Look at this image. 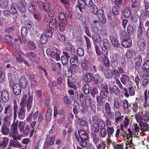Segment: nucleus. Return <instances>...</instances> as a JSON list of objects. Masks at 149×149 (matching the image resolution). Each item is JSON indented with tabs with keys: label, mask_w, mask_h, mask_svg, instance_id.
I'll return each instance as SVG.
<instances>
[{
	"label": "nucleus",
	"mask_w": 149,
	"mask_h": 149,
	"mask_svg": "<svg viewBox=\"0 0 149 149\" xmlns=\"http://www.w3.org/2000/svg\"><path fill=\"white\" fill-rule=\"evenodd\" d=\"M9 93L7 90L4 89L1 92L0 91V102L3 101L7 102L9 100Z\"/></svg>",
	"instance_id": "20e7f679"
},
{
	"label": "nucleus",
	"mask_w": 149,
	"mask_h": 149,
	"mask_svg": "<svg viewBox=\"0 0 149 149\" xmlns=\"http://www.w3.org/2000/svg\"><path fill=\"white\" fill-rule=\"evenodd\" d=\"M19 83L21 87L23 88H26L28 85L27 80L24 76L20 77Z\"/></svg>",
	"instance_id": "a211bd4d"
},
{
	"label": "nucleus",
	"mask_w": 149,
	"mask_h": 149,
	"mask_svg": "<svg viewBox=\"0 0 149 149\" xmlns=\"http://www.w3.org/2000/svg\"><path fill=\"white\" fill-rule=\"evenodd\" d=\"M134 63H135V67L136 70L139 68L142 63V58L140 55L136 56L134 58Z\"/></svg>",
	"instance_id": "39448f33"
},
{
	"label": "nucleus",
	"mask_w": 149,
	"mask_h": 149,
	"mask_svg": "<svg viewBox=\"0 0 149 149\" xmlns=\"http://www.w3.org/2000/svg\"><path fill=\"white\" fill-rule=\"evenodd\" d=\"M13 56L14 58H16V60L18 62H21L22 60L21 54L18 52H14L13 53Z\"/></svg>",
	"instance_id": "393cba45"
},
{
	"label": "nucleus",
	"mask_w": 149,
	"mask_h": 149,
	"mask_svg": "<svg viewBox=\"0 0 149 149\" xmlns=\"http://www.w3.org/2000/svg\"><path fill=\"white\" fill-rule=\"evenodd\" d=\"M139 125L142 131H146L147 130L148 125L146 123H144L142 122L140 123Z\"/></svg>",
	"instance_id": "3c124183"
},
{
	"label": "nucleus",
	"mask_w": 149,
	"mask_h": 149,
	"mask_svg": "<svg viewBox=\"0 0 149 149\" xmlns=\"http://www.w3.org/2000/svg\"><path fill=\"white\" fill-rule=\"evenodd\" d=\"M120 79L121 82L123 84H125L130 80L129 77L125 74H123Z\"/></svg>",
	"instance_id": "58836bf2"
},
{
	"label": "nucleus",
	"mask_w": 149,
	"mask_h": 149,
	"mask_svg": "<svg viewBox=\"0 0 149 149\" xmlns=\"http://www.w3.org/2000/svg\"><path fill=\"white\" fill-rule=\"evenodd\" d=\"M135 53V51L133 50L129 49L128 50L126 53V57L129 58H131L133 55Z\"/></svg>",
	"instance_id": "4c0bfd02"
},
{
	"label": "nucleus",
	"mask_w": 149,
	"mask_h": 149,
	"mask_svg": "<svg viewBox=\"0 0 149 149\" xmlns=\"http://www.w3.org/2000/svg\"><path fill=\"white\" fill-rule=\"evenodd\" d=\"M83 89L84 93L86 94H88L91 91V88L89 85L86 84L83 86Z\"/></svg>",
	"instance_id": "bb28decb"
},
{
	"label": "nucleus",
	"mask_w": 149,
	"mask_h": 149,
	"mask_svg": "<svg viewBox=\"0 0 149 149\" xmlns=\"http://www.w3.org/2000/svg\"><path fill=\"white\" fill-rule=\"evenodd\" d=\"M25 125V123L23 121H19L18 124V127L20 128L19 130L20 131H23Z\"/></svg>",
	"instance_id": "603ef678"
},
{
	"label": "nucleus",
	"mask_w": 149,
	"mask_h": 149,
	"mask_svg": "<svg viewBox=\"0 0 149 149\" xmlns=\"http://www.w3.org/2000/svg\"><path fill=\"white\" fill-rule=\"evenodd\" d=\"M135 118L137 122L140 123H142V120H145V119H144L143 117L140 114H136L135 116Z\"/></svg>",
	"instance_id": "f704fd0d"
},
{
	"label": "nucleus",
	"mask_w": 149,
	"mask_h": 149,
	"mask_svg": "<svg viewBox=\"0 0 149 149\" xmlns=\"http://www.w3.org/2000/svg\"><path fill=\"white\" fill-rule=\"evenodd\" d=\"M134 29L133 27L131 25H129L127 28V32L130 35H132L134 32Z\"/></svg>",
	"instance_id": "8fccbe9b"
},
{
	"label": "nucleus",
	"mask_w": 149,
	"mask_h": 149,
	"mask_svg": "<svg viewBox=\"0 0 149 149\" xmlns=\"http://www.w3.org/2000/svg\"><path fill=\"white\" fill-rule=\"evenodd\" d=\"M77 54L79 56H82L84 54V52L83 49L81 47L78 48L77 50Z\"/></svg>",
	"instance_id": "13d9d810"
},
{
	"label": "nucleus",
	"mask_w": 149,
	"mask_h": 149,
	"mask_svg": "<svg viewBox=\"0 0 149 149\" xmlns=\"http://www.w3.org/2000/svg\"><path fill=\"white\" fill-rule=\"evenodd\" d=\"M57 24L56 19L54 18H53L49 21V26L52 29H54L56 28Z\"/></svg>",
	"instance_id": "a878e982"
},
{
	"label": "nucleus",
	"mask_w": 149,
	"mask_h": 149,
	"mask_svg": "<svg viewBox=\"0 0 149 149\" xmlns=\"http://www.w3.org/2000/svg\"><path fill=\"white\" fill-rule=\"evenodd\" d=\"M76 139L78 142H79V144L83 148H85L87 146V143L86 140H83L81 139L78 137H76Z\"/></svg>",
	"instance_id": "c85d7f7f"
},
{
	"label": "nucleus",
	"mask_w": 149,
	"mask_h": 149,
	"mask_svg": "<svg viewBox=\"0 0 149 149\" xmlns=\"http://www.w3.org/2000/svg\"><path fill=\"white\" fill-rule=\"evenodd\" d=\"M111 107L110 104L107 102L105 105L104 110L106 113L108 115H110Z\"/></svg>",
	"instance_id": "7c9ffc66"
},
{
	"label": "nucleus",
	"mask_w": 149,
	"mask_h": 149,
	"mask_svg": "<svg viewBox=\"0 0 149 149\" xmlns=\"http://www.w3.org/2000/svg\"><path fill=\"white\" fill-rule=\"evenodd\" d=\"M1 132L2 133L5 135H7L9 132V129L5 125H3L1 127Z\"/></svg>",
	"instance_id": "c756f323"
},
{
	"label": "nucleus",
	"mask_w": 149,
	"mask_h": 149,
	"mask_svg": "<svg viewBox=\"0 0 149 149\" xmlns=\"http://www.w3.org/2000/svg\"><path fill=\"white\" fill-rule=\"evenodd\" d=\"M33 101V96L28 94L27 96V94L24 95L22 99L21 104H26L27 108L30 109L31 107Z\"/></svg>",
	"instance_id": "f03ea898"
},
{
	"label": "nucleus",
	"mask_w": 149,
	"mask_h": 149,
	"mask_svg": "<svg viewBox=\"0 0 149 149\" xmlns=\"http://www.w3.org/2000/svg\"><path fill=\"white\" fill-rule=\"evenodd\" d=\"M138 46L141 51H143L146 48L145 40L143 39H140L138 42Z\"/></svg>",
	"instance_id": "dca6fc26"
},
{
	"label": "nucleus",
	"mask_w": 149,
	"mask_h": 149,
	"mask_svg": "<svg viewBox=\"0 0 149 149\" xmlns=\"http://www.w3.org/2000/svg\"><path fill=\"white\" fill-rule=\"evenodd\" d=\"M37 6L41 9L43 8L44 11L47 12L50 17H52L54 16L55 12L52 10L51 5L48 3H43L42 1H39Z\"/></svg>",
	"instance_id": "f257e3e1"
},
{
	"label": "nucleus",
	"mask_w": 149,
	"mask_h": 149,
	"mask_svg": "<svg viewBox=\"0 0 149 149\" xmlns=\"http://www.w3.org/2000/svg\"><path fill=\"white\" fill-rule=\"evenodd\" d=\"M91 100L89 96L86 97L85 100V104L87 107H89L91 105Z\"/></svg>",
	"instance_id": "37998d69"
},
{
	"label": "nucleus",
	"mask_w": 149,
	"mask_h": 149,
	"mask_svg": "<svg viewBox=\"0 0 149 149\" xmlns=\"http://www.w3.org/2000/svg\"><path fill=\"white\" fill-rule=\"evenodd\" d=\"M108 19L111 23L114 22L116 20L115 15L112 12L109 13L108 15Z\"/></svg>",
	"instance_id": "cd10ccee"
},
{
	"label": "nucleus",
	"mask_w": 149,
	"mask_h": 149,
	"mask_svg": "<svg viewBox=\"0 0 149 149\" xmlns=\"http://www.w3.org/2000/svg\"><path fill=\"white\" fill-rule=\"evenodd\" d=\"M9 139L6 137H1L0 140V146L6 147L8 144Z\"/></svg>",
	"instance_id": "412c9836"
},
{
	"label": "nucleus",
	"mask_w": 149,
	"mask_h": 149,
	"mask_svg": "<svg viewBox=\"0 0 149 149\" xmlns=\"http://www.w3.org/2000/svg\"><path fill=\"white\" fill-rule=\"evenodd\" d=\"M109 90L111 93H113L115 95H118L120 94V90L116 86H113L112 87H109Z\"/></svg>",
	"instance_id": "aec40b11"
},
{
	"label": "nucleus",
	"mask_w": 149,
	"mask_h": 149,
	"mask_svg": "<svg viewBox=\"0 0 149 149\" xmlns=\"http://www.w3.org/2000/svg\"><path fill=\"white\" fill-rule=\"evenodd\" d=\"M87 62L85 61L81 63V66L85 70H88L89 69V66L87 63Z\"/></svg>",
	"instance_id": "69168bd1"
},
{
	"label": "nucleus",
	"mask_w": 149,
	"mask_h": 149,
	"mask_svg": "<svg viewBox=\"0 0 149 149\" xmlns=\"http://www.w3.org/2000/svg\"><path fill=\"white\" fill-rule=\"evenodd\" d=\"M58 37L59 40L61 42H64L65 40V37L63 34H60L58 35Z\"/></svg>",
	"instance_id": "338daca9"
},
{
	"label": "nucleus",
	"mask_w": 149,
	"mask_h": 149,
	"mask_svg": "<svg viewBox=\"0 0 149 149\" xmlns=\"http://www.w3.org/2000/svg\"><path fill=\"white\" fill-rule=\"evenodd\" d=\"M47 38L45 34H42L40 37V42L41 43L45 44L47 41Z\"/></svg>",
	"instance_id": "a19ab883"
},
{
	"label": "nucleus",
	"mask_w": 149,
	"mask_h": 149,
	"mask_svg": "<svg viewBox=\"0 0 149 149\" xmlns=\"http://www.w3.org/2000/svg\"><path fill=\"white\" fill-rule=\"evenodd\" d=\"M112 72L110 70H108L106 71L104 74L106 77L107 79H109L113 75Z\"/></svg>",
	"instance_id": "864d4df0"
},
{
	"label": "nucleus",
	"mask_w": 149,
	"mask_h": 149,
	"mask_svg": "<svg viewBox=\"0 0 149 149\" xmlns=\"http://www.w3.org/2000/svg\"><path fill=\"white\" fill-rule=\"evenodd\" d=\"M111 65L113 67H117L118 65V62L116 59L113 58L111 61Z\"/></svg>",
	"instance_id": "774afa93"
},
{
	"label": "nucleus",
	"mask_w": 149,
	"mask_h": 149,
	"mask_svg": "<svg viewBox=\"0 0 149 149\" xmlns=\"http://www.w3.org/2000/svg\"><path fill=\"white\" fill-rule=\"evenodd\" d=\"M9 4L8 1H4L0 4V8L3 9H6L8 7Z\"/></svg>",
	"instance_id": "a18cd8bd"
},
{
	"label": "nucleus",
	"mask_w": 149,
	"mask_h": 149,
	"mask_svg": "<svg viewBox=\"0 0 149 149\" xmlns=\"http://www.w3.org/2000/svg\"><path fill=\"white\" fill-rule=\"evenodd\" d=\"M13 109L12 107L10 105L6 107L4 109V113L6 114V116L4 119V121L8 123L10 120V118L13 114Z\"/></svg>",
	"instance_id": "7ed1b4c3"
},
{
	"label": "nucleus",
	"mask_w": 149,
	"mask_h": 149,
	"mask_svg": "<svg viewBox=\"0 0 149 149\" xmlns=\"http://www.w3.org/2000/svg\"><path fill=\"white\" fill-rule=\"evenodd\" d=\"M26 56L27 57H32L33 58H35L36 57V54L32 52L27 53L26 54Z\"/></svg>",
	"instance_id": "e2e57ef3"
},
{
	"label": "nucleus",
	"mask_w": 149,
	"mask_h": 149,
	"mask_svg": "<svg viewBox=\"0 0 149 149\" xmlns=\"http://www.w3.org/2000/svg\"><path fill=\"white\" fill-rule=\"evenodd\" d=\"M13 90L15 95H19L21 93L22 88L19 84L15 83L13 85Z\"/></svg>",
	"instance_id": "1a4fd4ad"
},
{
	"label": "nucleus",
	"mask_w": 149,
	"mask_h": 149,
	"mask_svg": "<svg viewBox=\"0 0 149 149\" xmlns=\"http://www.w3.org/2000/svg\"><path fill=\"white\" fill-rule=\"evenodd\" d=\"M92 137L94 143L95 144H96L99 142V138L96 135L94 134H92Z\"/></svg>",
	"instance_id": "0e129e2a"
},
{
	"label": "nucleus",
	"mask_w": 149,
	"mask_h": 149,
	"mask_svg": "<svg viewBox=\"0 0 149 149\" xmlns=\"http://www.w3.org/2000/svg\"><path fill=\"white\" fill-rule=\"evenodd\" d=\"M96 146L97 149H107L106 145L104 142L96 145Z\"/></svg>",
	"instance_id": "79ce46f5"
},
{
	"label": "nucleus",
	"mask_w": 149,
	"mask_h": 149,
	"mask_svg": "<svg viewBox=\"0 0 149 149\" xmlns=\"http://www.w3.org/2000/svg\"><path fill=\"white\" fill-rule=\"evenodd\" d=\"M111 42L113 46L115 47H118L120 44L118 42V40L114 37L111 38Z\"/></svg>",
	"instance_id": "e433bc0d"
},
{
	"label": "nucleus",
	"mask_w": 149,
	"mask_h": 149,
	"mask_svg": "<svg viewBox=\"0 0 149 149\" xmlns=\"http://www.w3.org/2000/svg\"><path fill=\"white\" fill-rule=\"evenodd\" d=\"M79 8L81 12H82V8L84 9L86 8V3L84 0H78Z\"/></svg>",
	"instance_id": "5701e85b"
},
{
	"label": "nucleus",
	"mask_w": 149,
	"mask_h": 149,
	"mask_svg": "<svg viewBox=\"0 0 149 149\" xmlns=\"http://www.w3.org/2000/svg\"><path fill=\"white\" fill-rule=\"evenodd\" d=\"M132 44V40L130 38H127L123 39L122 42V45L125 47H130Z\"/></svg>",
	"instance_id": "f8f14e48"
},
{
	"label": "nucleus",
	"mask_w": 149,
	"mask_h": 149,
	"mask_svg": "<svg viewBox=\"0 0 149 149\" xmlns=\"http://www.w3.org/2000/svg\"><path fill=\"white\" fill-rule=\"evenodd\" d=\"M103 46L109 47L110 46V43L109 41L107 39H104L102 41Z\"/></svg>",
	"instance_id": "6e6d98bb"
},
{
	"label": "nucleus",
	"mask_w": 149,
	"mask_h": 149,
	"mask_svg": "<svg viewBox=\"0 0 149 149\" xmlns=\"http://www.w3.org/2000/svg\"><path fill=\"white\" fill-rule=\"evenodd\" d=\"M92 39L94 45L96 43H100L102 41V38L100 35L97 33H94Z\"/></svg>",
	"instance_id": "f3484780"
},
{
	"label": "nucleus",
	"mask_w": 149,
	"mask_h": 149,
	"mask_svg": "<svg viewBox=\"0 0 149 149\" xmlns=\"http://www.w3.org/2000/svg\"><path fill=\"white\" fill-rule=\"evenodd\" d=\"M9 12L12 15L17 14L18 12L16 8L13 6H12L10 9L9 10Z\"/></svg>",
	"instance_id": "052dcab7"
},
{
	"label": "nucleus",
	"mask_w": 149,
	"mask_h": 149,
	"mask_svg": "<svg viewBox=\"0 0 149 149\" xmlns=\"http://www.w3.org/2000/svg\"><path fill=\"white\" fill-rule=\"evenodd\" d=\"M147 90H146L144 92V98L145 100V101L143 103V107H144L146 108L147 106L148 105V104L146 102L147 101L148 99H147Z\"/></svg>",
	"instance_id": "de8ad7c7"
},
{
	"label": "nucleus",
	"mask_w": 149,
	"mask_h": 149,
	"mask_svg": "<svg viewBox=\"0 0 149 149\" xmlns=\"http://www.w3.org/2000/svg\"><path fill=\"white\" fill-rule=\"evenodd\" d=\"M27 31L26 28L23 27L21 30V33L22 36L25 37L27 34Z\"/></svg>",
	"instance_id": "bf43d9fd"
},
{
	"label": "nucleus",
	"mask_w": 149,
	"mask_h": 149,
	"mask_svg": "<svg viewBox=\"0 0 149 149\" xmlns=\"http://www.w3.org/2000/svg\"><path fill=\"white\" fill-rule=\"evenodd\" d=\"M52 110L51 108L49 109L46 114V119L47 121H50L52 118Z\"/></svg>",
	"instance_id": "2f4dec72"
},
{
	"label": "nucleus",
	"mask_w": 149,
	"mask_h": 149,
	"mask_svg": "<svg viewBox=\"0 0 149 149\" xmlns=\"http://www.w3.org/2000/svg\"><path fill=\"white\" fill-rule=\"evenodd\" d=\"M127 131L125 134L126 135V138L128 140L127 141L126 143V144L127 146H129L130 147H131V145H132V138L130 140H129V138L132 137L133 132L130 128L128 129Z\"/></svg>",
	"instance_id": "0eeeda50"
},
{
	"label": "nucleus",
	"mask_w": 149,
	"mask_h": 149,
	"mask_svg": "<svg viewBox=\"0 0 149 149\" xmlns=\"http://www.w3.org/2000/svg\"><path fill=\"white\" fill-rule=\"evenodd\" d=\"M70 62L71 64L74 66H78L79 64V62L77 56H74L71 58Z\"/></svg>",
	"instance_id": "6ab92c4d"
},
{
	"label": "nucleus",
	"mask_w": 149,
	"mask_h": 149,
	"mask_svg": "<svg viewBox=\"0 0 149 149\" xmlns=\"http://www.w3.org/2000/svg\"><path fill=\"white\" fill-rule=\"evenodd\" d=\"M107 130L108 136L109 138L113 136V134L114 132V129L112 127H107Z\"/></svg>",
	"instance_id": "72a5a7b5"
},
{
	"label": "nucleus",
	"mask_w": 149,
	"mask_h": 149,
	"mask_svg": "<svg viewBox=\"0 0 149 149\" xmlns=\"http://www.w3.org/2000/svg\"><path fill=\"white\" fill-rule=\"evenodd\" d=\"M84 80L87 82H90L92 78V74L90 73H87L84 76Z\"/></svg>",
	"instance_id": "c9c22d12"
},
{
	"label": "nucleus",
	"mask_w": 149,
	"mask_h": 149,
	"mask_svg": "<svg viewBox=\"0 0 149 149\" xmlns=\"http://www.w3.org/2000/svg\"><path fill=\"white\" fill-rule=\"evenodd\" d=\"M99 88H101V89L104 91H105L106 93L108 94V86L107 84L105 82H104L102 84H101L100 86H99Z\"/></svg>",
	"instance_id": "ea45409f"
},
{
	"label": "nucleus",
	"mask_w": 149,
	"mask_h": 149,
	"mask_svg": "<svg viewBox=\"0 0 149 149\" xmlns=\"http://www.w3.org/2000/svg\"><path fill=\"white\" fill-rule=\"evenodd\" d=\"M58 18L60 21H64V20H67L66 17L64 14L63 13H60L58 14Z\"/></svg>",
	"instance_id": "09e8293b"
},
{
	"label": "nucleus",
	"mask_w": 149,
	"mask_h": 149,
	"mask_svg": "<svg viewBox=\"0 0 149 149\" xmlns=\"http://www.w3.org/2000/svg\"><path fill=\"white\" fill-rule=\"evenodd\" d=\"M46 52L48 56H51L57 61H59L60 59V56L57 53H56L54 51H51L50 49H47Z\"/></svg>",
	"instance_id": "6e6552de"
},
{
	"label": "nucleus",
	"mask_w": 149,
	"mask_h": 149,
	"mask_svg": "<svg viewBox=\"0 0 149 149\" xmlns=\"http://www.w3.org/2000/svg\"><path fill=\"white\" fill-rule=\"evenodd\" d=\"M91 128L94 132H98L99 131V127L98 124H93Z\"/></svg>",
	"instance_id": "5fc2aeb1"
},
{
	"label": "nucleus",
	"mask_w": 149,
	"mask_h": 149,
	"mask_svg": "<svg viewBox=\"0 0 149 149\" xmlns=\"http://www.w3.org/2000/svg\"><path fill=\"white\" fill-rule=\"evenodd\" d=\"M18 117L21 120H23L25 117V111L23 107H21L18 114Z\"/></svg>",
	"instance_id": "473e14b6"
},
{
	"label": "nucleus",
	"mask_w": 149,
	"mask_h": 149,
	"mask_svg": "<svg viewBox=\"0 0 149 149\" xmlns=\"http://www.w3.org/2000/svg\"><path fill=\"white\" fill-rule=\"evenodd\" d=\"M121 113L118 111L115 112L114 123L115 125H117L118 123V121H121L123 120L124 116H121Z\"/></svg>",
	"instance_id": "9b49d317"
},
{
	"label": "nucleus",
	"mask_w": 149,
	"mask_h": 149,
	"mask_svg": "<svg viewBox=\"0 0 149 149\" xmlns=\"http://www.w3.org/2000/svg\"><path fill=\"white\" fill-rule=\"evenodd\" d=\"M112 11L113 14L115 15H118L120 13V8L117 6H114L112 8Z\"/></svg>",
	"instance_id": "c03bdc74"
},
{
	"label": "nucleus",
	"mask_w": 149,
	"mask_h": 149,
	"mask_svg": "<svg viewBox=\"0 0 149 149\" xmlns=\"http://www.w3.org/2000/svg\"><path fill=\"white\" fill-rule=\"evenodd\" d=\"M18 124V120H17L15 123L13 122L11 128L10 132V136H11L13 134H16L18 132L17 130Z\"/></svg>",
	"instance_id": "4468645a"
},
{
	"label": "nucleus",
	"mask_w": 149,
	"mask_h": 149,
	"mask_svg": "<svg viewBox=\"0 0 149 149\" xmlns=\"http://www.w3.org/2000/svg\"><path fill=\"white\" fill-rule=\"evenodd\" d=\"M142 69L143 70H146L149 69V60H148L143 64Z\"/></svg>",
	"instance_id": "49530a36"
},
{
	"label": "nucleus",
	"mask_w": 149,
	"mask_h": 149,
	"mask_svg": "<svg viewBox=\"0 0 149 149\" xmlns=\"http://www.w3.org/2000/svg\"><path fill=\"white\" fill-rule=\"evenodd\" d=\"M78 133L80 139L87 140L88 139V136L86 131L83 130H79Z\"/></svg>",
	"instance_id": "2eb2a0df"
},
{
	"label": "nucleus",
	"mask_w": 149,
	"mask_h": 149,
	"mask_svg": "<svg viewBox=\"0 0 149 149\" xmlns=\"http://www.w3.org/2000/svg\"><path fill=\"white\" fill-rule=\"evenodd\" d=\"M67 20L64 21H61L59 24V28L60 31L61 32H63L66 30V25L67 23Z\"/></svg>",
	"instance_id": "b1692460"
},
{
	"label": "nucleus",
	"mask_w": 149,
	"mask_h": 149,
	"mask_svg": "<svg viewBox=\"0 0 149 149\" xmlns=\"http://www.w3.org/2000/svg\"><path fill=\"white\" fill-rule=\"evenodd\" d=\"M130 118L126 116L124 120L123 121V124L120 125V129L122 131L124 130V127L126 128L129 125L130 122Z\"/></svg>",
	"instance_id": "ddd939ff"
},
{
	"label": "nucleus",
	"mask_w": 149,
	"mask_h": 149,
	"mask_svg": "<svg viewBox=\"0 0 149 149\" xmlns=\"http://www.w3.org/2000/svg\"><path fill=\"white\" fill-rule=\"evenodd\" d=\"M99 123L98 124V125L100 129H104V127L105 126L104 122L102 121V120H99Z\"/></svg>",
	"instance_id": "680f3d73"
},
{
	"label": "nucleus",
	"mask_w": 149,
	"mask_h": 149,
	"mask_svg": "<svg viewBox=\"0 0 149 149\" xmlns=\"http://www.w3.org/2000/svg\"><path fill=\"white\" fill-rule=\"evenodd\" d=\"M122 13L123 15L126 17H129L131 15L130 10L127 7L123 8Z\"/></svg>",
	"instance_id": "4be33fe9"
},
{
	"label": "nucleus",
	"mask_w": 149,
	"mask_h": 149,
	"mask_svg": "<svg viewBox=\"0 0 149 149\" xmlns=\"http://www.w3.org/2000/svg\"><path fill=\"white\" fill-rule=\"evenodd\" d=\"M26 2L24 0H20L18 5V9L21 13H24L26 11Z\"/></svg>",
	"instance_id": "9d476101"
},
{
	"label": "nucleus",
	"mask_w": 149,
	"mask_h": 149,
	"mask_svg": "<svg viewBox=\"0 0 149 149\" xmlns=\"http://www.w3.org/2000/svg\"><path fill=\"white\" fill-rule=\"evenodd\" d=\"M94 45L96 54L100 56L102 54V52L100 51L99 46L97 44H95Z\"/></svg>",
	"instance_id": "4d7b16f0"
},
{
	"label": "nucleus",
	"mask_w": 149,
	"mask_h": 149,
	"mask_svg": "<svg viewBox=\"0 0 149 149\" xmlns=\"http://www.w3.org/2000/svg\"><path fill=\"white\" fill-rule=\"evenodd\" d=\"M96 14H97V18L102 23H105L106 22V18L104 11L102 9H99Z\"/></svg>",
	"instance_id": "423d86ee"
}]
</instances>
